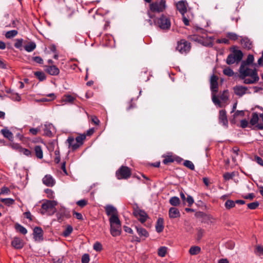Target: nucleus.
Listing matches in <instances>:
<instances>
[{
  "mask_svg": "<svg viewBox=\"0 0 263 263\" xmlns=\"http://www.w3.org/2000/svg\"><path fill=\"white\" fill-rule=\"evenodd\" d=\"M224 205L227 209H230L235 206V202L232 200H228Z\"/></svg>",
  "mask_w": 263,
  "mask_h": 263,
  "instance_id": "nucleus-41",
  "label": "nucleus"
},
{
  "mask_svg": "<svg viewBox=\"0 0 263 263\" xmlns=\"http://www.w3.org/2000/svg\"><path fill=\"white\" fill-rule=\"evenodd\" d=\"M86 139V135L85 134H81L79 135L78 136H77L76 138V142L79 143V146H81L82 145H83L84 143V141Z\"/></svg>",
  "mask_w": 263,
  "mask_h": 263,
  "instance_id": "nucleus-32",
  "label": "nucleus"
},
{
  "mask_svg": "<svg viewBox=\"0 0 263 263\" xmlns=\"http://www.w3.org/2000/svg\"><path fill=\"white\" fill-rule=\"evenodd\" d=\"M34 151L36 157L38 159H42L43 157V153L42 147L40 145H36L34 147Z\"/></svg>",
  "mask_w": 263,
  "mask_h": 263,
  "instance_id": "nucleus-28",
  "label": "nucleus"
},
{
  "mask_svg": "<svg viewBox=\"0 0 263 263\" xmlns=\"http://www.w3.org/2000/svg\"><path fill=\"white\" fill-rule=\"evenodd\" d=\"M175 161L174 158L171 156H167L165 157V158L163 160V163L164 164L167 165Z\"/></svg>",
  "mask_w": 263,
  "mask_h": 263,
  "instance_id": "nucleus-40",
  "label": "nucleus"
},
{
  "mask_svg": "<svg viewBox=\"0 0 263 263\" xmlns=\"http://www.w3.org/2000/svg\"><path fill=\"white\" fill-rule=\"evenodd\" d=\"M93 248L96 251H100L102 250V246L99 242H96L93 246Z\"/></svg>",
  "mask_w": 263,
  "mask_h": 263,
  "instance_id": "nucleus-51",
  "label": "nucleus"
},
{
  "mask_svg": "<svg viewBox=\"0 0 263 263\" xmlns=\"http://www.w3.org/2000/svg\"><path fill=\"white\" fill-rule=\"evenodd\" d=\"M53 263H63V256L61 257H55L53 258Z\"/></svg>",
  "mask_w": 263,
  "mask_h": 263,
  "instance_id": "nucleus-64",
  "label": "nucleus"
},
{
  "mask_svg": "<svg viewBox=\"0 0 263 263\" xmlns=\"http://www.w3.org/2000/svg\"><path fill=\"white\" fill-rule=\"evenodd\" d=\"M133 209L134 215L142 223L145 222L147 218V214L143 210L140 209L137 204L134 206Z\"/></svg>",
  "mask_w": 263,
  "mask_h": 263,
  "instance_id": "nucleus-7",
  "label": "nucleus"
},
{
  "mask_svg": "<svg viewBox=\"0 0 263 263\" xmlns=\"http://www.w3.org/2000/svg\"><path fill=\"white\" fill-rule=\"evenodd\" d=\"M253 76H250L251 77L250 78H245V79H243V83L246 84H254L258 81L259 78L258 75L253 74Z\"/></svg>",
  "mask_w": 263,
  "mask_h": 263,
  "instance_id": "nucleus-25",
  "label": "nucleus"
},
{
  "mask_svg": "<svg viewBox=\"0 0 263 263\" xmlns=\"http://www.w3.org/2000/svg\"><path fill=\"white\" fill-rule=\"evenodd\" d=\"M12 246L15 249H21L24 246L23 240L19 237H15L11 241Z\"/></svg>",
  "mask_w": 263,
  "mask_h": 263,
  "instance_id": "nucleus-13",
  "label": "nucleus"
},
{
  "mask_svg": "<svg viewBox=\"0 0 263 263\" xmlns=\"http://www.w3.org/2000/svg\"><path fill=\"white\" fill-rule=\"evenodd\" d=\"M250 66L241 64L239 69V77L240 79H245L247 77L253 76V74L258 75L257 70L256 67L253 69L250 68Z\"/></svg>",
  "mask_w": 263,
  "mask_h": 263,
  "instance_id": "nucleus-2",
  "label": "nucleus"
},
{
  "mask_svg": "<svg viewBox=\"0 0 263 263\" xmlns=\"http://www.w3.org/2000/svg\"><path fill=\"white\" fill-rule=\"evenodd\" d=\"M20 152L27 156H32V152L28 149L21 148L20 149Z\"/></svg>",
  "mask_w": 263,
  "mask_h": 263,
  "instance_id": "nucleus-52",
  "label": "nucleus"
},
{
  "mask_svg": "<svg viewBox=\"0 0 263 263\" xmlns=\"http://www.w3.org/2000/svg\"><path fill=\"white\" fill-rule=\"evenodd\" d=\"M186 201L187 202L189 206H191L194 202L193 198L190 195H187Z\"/></svg>",
  "mask_w": 263,
  "mask_h": 263,
  "instance_id": "nucleus-57",
  "label": "nucleus"
},
{
  "mask_svg": "<svg viewBox=\"0 0 263 263\" xmlns=\"http://www.w3.org/2000/svg\"><path fill=\"white\" fill-rule=\"evenodd\" d=\"M227 37H228L230 40L236 41L238 38V35L233 32H228L227 33Z\"/></svg>",
  "mask_w": 263,
  "mask_h": 263,
  "instance_id": "nucleus-43",
  "label": "nucleus"
},
{
  "mask_svg": "<svg viewBox=\"0 0 263 263\" xmlns=\"http://www.w3.org/2000/svg\"><path fill=\"white\" fill-rule=\"evenodd\" d=\"M201 249L198 246H192L189 250V253L192 255H195L200 252Z\"/></svg>",
  "mask_w": 263,
  "mask_h": 263,
  "instance_id": "nucleus-33",
  "label": "nucleus"
},
{
  "mask_svg": "<svg viewBox=\"0 0 263 263\" xmlns=\"http://www.w3.org/2000/svg\"><path fill=\"white\" fill-rule=\"evenodd\" d=\"M45 192L47 194V197L48 198H53V192L51 189H47L45 190Z\"/></svg>",
  "mask_w": 263,
  "mask_h": 263,
  "instance_id": "nucleus-61",
  "label": "nucleus"
},
{
  "mask_svg": "<svg viewBox=\"0 0 263 263\" xmlns=\"http://www.w3.org/2000/svg\"><path fill=\"white\" fill-rule=\"evenodd\" d=\"M137 232L140 237H144L145 238L149 236L148 232L144 229L140 227H136Z\"/></svg>",
  "mask_w": 263,
  "mask_h": 263,
  "instance_id": "nucleus-26",
  "label": "nucleus"
},
{
  "mask_svg": "<svg viewBox=\"0 0 263 263\" xmlns=\"http://www.w3.org/2000/svg\"><path fill=\"white\" fill-rule=\"evenodd\" d=\"M223 74L228 77H232L234 75L233 71L229 67H227L223 69Z\"/></svg>",
  "mask_w": 263,
  "mask_h": 263,
  "instance_id": "nucleus-46",
  "label": "nucleus"
},
{
  "mask_svg": "<svg viewBox=\"0 0 263 263\" xmlns=\"http://www.w3.org/2000/svg\"><path fill=\"white\" fill-rule=\"evenodd\" d=\"M43 182L47 186H53L55 184L54 180L50 175H47L43 178Z\"/></svg>",
  "mask_w": 263,
  "mask_h": 263,
  "instance_id": "nucleus-18",
  "label": "nucleus"
},
{
  "mask_svg": "<svg viewBox=\"0 0 263 263\" xmlns=\"http://www.w3.org/2000/svg\"><path fill=\"white\" fill-rule=\"evenodd\" d=\"M33 238L35 241H42L43 237V231L41 227H36L33 229Z\"/></svg>",
  "mask_w": 263,
  "mask_h": 263,
  "instance_id": "nucleus-11",
  "label": "nucleus"
},
{
  "mask_svg": "<svg viewBox=\"0 0 263 263\" xmlns=\"http://www.w3.org/2000/svg\"><path fill=\"white\" fill-rule=\"evenodd\" d=\"M23 40L21 39H17L14 44V47L17 49L20 48L23 44Z\"/></svg>",
  "mask_w": 263,
  "mask_h": 263,
  "instance_id": "nucleus-56",
  "label": "nucleus"
},
{
  "mask_svg": "<svg viewBox=\"0 0 263 263\" xmlns=\"http://www.w3.org/2000/svg\"><path fill=\"white\" fill-rule=\"evenodd\" d=\"M17 31L15 30H12L10 31H8L6 32L5 34V36L7 39H11L12 37H14L17 34Z\"/></svg>",
  "mask_w": 263,
  "mask_h": 263,
  "instance_id": "nucleus-39",
  "label": "nucleus"
},
{
  "mask_svg": "<svg viewBox=\"0 0 263 263\" xmlns=\"http://www.w3.org/2000/svg\"><path fill=\"white\" fill-rule=\"evenodd\" d=\"M75 100V98L71 96V95H66L65 96V101L69 103H72L74 100Z\"/></svg>",
  "mask_w": 263,
  "mask_h": 263,
  "instance_id": "nucleus-55",
  "label": "nucleus"
},
{
  "mask_svg": "<svg viewBox=\"0 0 263 263\" xmlns=\"http://www.w3.org/2000/svg\"><path fill=\"white\" fill-rule=\"evenodd\" d=\"M109 221L111 235L114 237L119 236L121 233V223L119 217L112 216L109 218Z\"/></svg>",
  "mask_w": 263,
  "mask_h": 263,
  "instance_id": "nucleus-1",
  "label": "nucleus"
},
{
  "mask_svg": "<svg viewBox=\"0 0 263 263\" xmlns=\"http://www.w3.org/2000/svg\"><path fill=\"white\" fill-rule=\"evenodd\" d=\"M57 204V203L54 200H47L46 202L43 203L42 204V209L45 211L44 212H42L43 214H44L45 212L52 211L54 209H55V206Z\"/></svg>",
  "mask_w": 263,
  "mask_h": 263,
  "instance_id": "nucleus-9",
  "label": "nucleus"
},
{
  "mask_svg": "<svg viewBox=\"0 0 263 263\" xmlns=\"http://www.w3.org/2000/svg\"><path fill=\"white\" fill-rule=\"evenodd\" d=\"M45 70L46 72L51 76H57L60 73L59 69L55 65L45 66Z\"/></svg>",
  "mask_w": 263,
  "mask_h": 263,
  "instance_id": "nucleus-15",
  "label": "nucleus"
},
{
  "mask_svg": "<svg viewBox=\"0 0 263 263\" xmlns=\"http://www.w3.org/2000/svg\"><path fill=\"white\" fill-rule=\"evenodd\" d=\"M258 120L259 118L257 113L254 112L252 114V118L250 120V123L252 125H254L257 123Z\"/></svg>",
  "mask_w": 263,
  "mask_h": 263,
  "instance_id": "nucleus-34",
  "label": "nucleus"
},
{
  "mask_svg": "<svg viewBox=\"0 0 263 263\" xmlns=\"http://www.w3.org/2000/svg\"><path fill=\"white\" fill-rule=\"evenodd\" d=\"M170 203L174 206H178L180 203V200L178 197L174 196L170 199Z\"/></svg>",
  "mask_w": 263,
  "mask_h": 263,
  "instance_id": "nucleus-31",
  "label": "nucleus"
},
{
  "mask_svg": "<svg viewBox=\"0 0 263 263\" xmlns=\"http://www.w3.org/2000/svg\"><path fill=\"white\" fill-rule=\"evenodd\" d=\"M259 205V203L258 201H255L253 202L248 203L247 204V206L249 209L255 210L258 207Z\"/></svg>",
  "mask_w": 263,
  "mask_h": 263,
  "instance_id": "nucleus-45",
  "label": "nucleus"
},
{
  "mask_svg": "<svg viewBox=\"0 0 263 263\" xmlns=\"http://www.w3.org/2000/svg\"><path fill=\"white\" fill-rule=\"evenodd\" d=\"M131 175V169L126 166L122 165L116 172V176L119 180L127 179Z\"/></svg>",
  "mask_w": 263,
  "mask_h": 263,
  "instance_id": "nucleus-4",
  "label": "nucleus"
},
{
  "mask_svg": "<svg viewBox=\"0 0 263 263\" xmlns=\"http://www.w3.org/2000/svg\"><path fill=\"white\" fill-rule=\"evenodd\" d=\"M40 130V127H38L36 128H31L29 129L30 133L33 135H36Z\"/></svg>",
  "mask_w": 263,
  "mask_h": 263,
  "instance_id": "nucleus-62",
  "label": "nucleus"
},
{
  "mask_svg": "<svg viewBox=\"0 0 263 263\" xmlns=\"http://www.w3.org/2000/svg\"><path fill=\"white\" fill-rule=\"evenodd\" d=\"M183 165L191 170H194L195 166L193 162L190 160H185Z\"/></svg>",
  "mask_w": 263,
  "mask_h": 263,
  "instance_id": "nucleus-42",
  "label": "nucleus"
},
{
  "mask_svg": "<svg viewBox=\"0 0 263 263\" xmlns=\"http://www.w3.org/2000/svg\"><path fill=\"white\" fill-rule=\"evenodd\" d=\"M241 44L244 48L248 50L251 49L252 47V42L248 37L242 38L241 40Z\"/></svg>",
  "mask_w": 263,
  "mask_h": 263,
  "instance_id": "nucleus-27",
  "label": "nucleus"
},
{
  "mask_svg": "<svg viewBox=\"0 0 263 263\" xmlns=\"http://www.w3.org/2000/svg\"><path fill=\"white\" fill-rule=\"evenodd\" d=\"M168 214L171 218H175L180 216L179 211L174 207H172L170 209Z\"/></svg>",
  "mask_w": 263,
  "mask_h": 263,
  "instance_id": "nucleus-23",
  "label": "nucleus"
},
{
  "mask_svg": "<svg viewBox=\"0 0 263 263\" xmlns=\"http://www.w3.org/2000/svg\"><path fill=\"white\" fill-rule=\"evenodd\" d=\"M87 204V201L85 199H82V200H79L77 202V204L81 208H83Z\"/></svg>",
  "mask_w": 263,
  "mask_h": 263,
  "instance_id": "nucleus-54",
  "label": "nucleus"
},
{
  "mask_svg": "<svg viewBox=\"0 0 263 263\" xmlns=\"http://www.w3.org/2000/svg\"><path fill=\"white\" fill-rule=\"evenodd\" d=\"M158 26L162 30H168L171 25L170 19L166 16L162 14L157 21H155Z\"/></svg>",
  "mask_w": 263,
  "mask_h": 263,
  "instance_id": "nucleus-5",
  "label": "nucleus"
},
{
  "mask_svg": "<svg viewBox=\"0 0 263 263\" xmlns=\"http://www.w3.org/2000/svg\"><path fill=\"white\" fill-rule=\"evenodd\" d=\"M254 56L252 54H249L247 57V58L246 60L242 61L241 62V64L251 66L252 65L253 67H256L257 64L254 63Z\"/></svg>",
  "mask_w": 263,
  "mask_h": 263,
  "instance_id": "nucleus-20",
  "label": "nucleus"
},
{
  "mask_svg": "<svg viewBox=\"0 0 263 263\" xmlns=\"http://www.w3.org/2000/svg\"><path fill=\"white\" fill-rule=\"evenodd\" d=\"M166 253V248L165 247H162L158 249V254L159 256L164 257Z\"/></svg>",
  "mask_w": 263,
  "mask_h": 263,
  "instance_id": "nucleus-47",
  "label": "nucleus"
},
{
  "mask_svg": "<svg viewBox=\"0 0 263 263\" xmlns=\"http://www.w3.org/2000/svg\"><path fill=\"white\" fill-rule=\"evenodd\" d=\"M229 92L228 90H224L221 94L220 95V99L223 101H227L229 98Z\"/></svg>",
  "mask_w": 263,
  "mask_h": 263,
  "instance_id": "nucleus-44",
  "label": "nucleus"
},
{
  "mask_svg": "<svg viewBox=\"0 0 263 263\" xmlns=\"http://www.w3.org/2000/svg\"><path fill=\"white\" fill-rule=\"evenodd\" d=\"M212 99L215 105H218L220 107H222L221 102L216 96V93H212Z\"/></svg>",
  "mask_w": 263,
  "mask_h": 263,
  "instance_id": "nucleus-36",
  "label": "nucleus"
},
{
  "mask_svg": "<svg viewBox=\"0 0 263 263\" xmlns=\"http://www.w3.org/2000/svg\"><path fill=\"white\" fill-rule=\"evenodd\" d=\"M72 231L73 228L72 226L68 225L63 232V236L65 237H68L72 233Z\"/></svg>",
  "mask_w": 263,
  "mask_h": 263,
  "instance_id": "nucleus-37",
  "label": "nucleus"
},
{
  "mask_svg": "<svg viewBox=\"0 0 263 263\" xmlns=\"http://www.w3.org/2000/svg\"><path fill=\"white\" fill-rule=\"evenodd\" d=\"M219 123H222V125L226 127L228 126V121L227 119V113L225 110H221L219 112Z\"/></svg>",
  "mask_w": 263,
  "mask_h": 263,
  "instance_id": "nucleus-16",
  "label": "nucleus"
},
{
  "mask_svg": "<svg viewBox=\"0 0 263 263\" xmlns=\"http://www.w3.org/2000/svg\"><path fill=\"white\" fill-rule=\"evenodd\" d=\"M200 43L202 44L203 46H206V47H212V46H213L212 42L211 41H209V40L203 41V40L202 41L201 43Z\"/></svg>",
  "mask_w": 263,
  "mask_h": 263,
  "instance_id": "nucleus-60",
  "label": "nucleus"
},
{
  "mask_svg": "<svg viewBox=\"0 0 263 263\" xmlns=\"http://www.w3.org/2000/svg\"><path fill=\"white\" fill-rule=\"evenodd\" d=\"M216 43H219V44L224 43L225 44H229V40L228 39H225V38L220 39H217L216 40Z\"/></svg>",
  "mask_w": 263,
  "mask_h": 263,
  "instance_id": "nucleus-63",
  "label": "nucleus"
},
{
  "mask_svg": "<svg viewBox=\"0 0 263 263\" xmlns=\"http://www.w3.org/2000/svg\"><path fill=\"white\" fill-rule=\"evenodd\" d=\"M32 60L37 63H39L40 64H43V60L40 57H39V56L34 57L32 58Z\"/></svg>",
  "mask_w": 263,
  "mask_h": 263,
  "instance_id": "nucleus-58",
  "label": "nucleus"
},
{
  "mask_svg": "<svg viewBox=\"0 0 263 263\" xmlns=\"http://www.w3.org/2000/svg\"><path fill=\"white\" fill-rule=\"evenodd\" d=\"M218 78L217 76L213 74L210 80V88L212 93H217L218 91Z\"/></svg>",
  "mask_w": 263,
  "mask_h": 263,
  "instance_id": "nucleus-10",
  "label": "nucleus"
},
{
  "mask_svg": "<svg viewBox=\"0 0 263 263\" xmlns=\"http://www.w3.org/2000/svg\"><path fill=\"white\" fill-rule=\"evenodd\" d=\"M187 2L185 0L179 1L176 4L177 9L183 15L187 11Z\"/></svg>",
  "mask_w": 263,
  "mask_h": 263,
  "instance_id": "nucleus-12",
  "label": "nucleus"
},
{
  "mask_svg": "<svg viewBox=\"0 0 263 263\" xmlns=\"http://www.w3.org/2000/svg\"><path fill=\"white\" fill-rule=\"evenodd\" d=\"M190 48V43L185 40H181L179 41L176 47V50L182 54L188 52Z\"/></svg>",
  "mask_w": 263,
  "mask_h": 263,
  "instance_id": "nucleus-8",
  "label": "nucleus"
},
{
  "mask_svg": "<svg viewBox=\"0 0 263 263\" xmlns=\"http://www.w3.org/2000/svg\"><path fill=\"white\" fill-rule=\"evenodd\" d=\"M235 176V173L234 172H232V173H229V172H227V173H226L223 174V177L224 178V179L226 180H229L231 179H232L233 177Z\"/></svg>",
  "mask_w": 263,
  "mask_h": 263,
  "instance_id": "nucleus-48",
  "label": "nucleus"
},
{
  "mask_svg": "<svg viewBox=\"0 0 263 263\" xmlns=\"http://www.w3.org/2000/svg\"><path fill=\"white\" fill-rule=\"evenodd\" d=\"M165 1L161 0L160 2H154L149 5V10L152 12L160 13L163 12L166 7Z\"/></svg>",
  "mask_w": 263,
  "mask_h": 263,
  "instance_id": "nucleus-6",
  "label": "nucleus"
},
{
  "mask_svg": "<svg viewBox=\"0 0 263 263\" xmlns=\"http://www.w3.org/2000/svg\"><path fill=\"white\" fill-rule=\"evenodd\" d=\"M89 255L88 254H84L82 257L81 261L82 263H89Z\"/></svg>",
  "mask_w": 263,
  "mask_h": 263,
  "instance_id": "nucleus-53",
  "label": "nucleus"
},
{
  "mask_svg": "<svg viewBox=\"0 0 263 263\" xmlns=\"http://www.w3.org/2000/svg\"><path fill=\"white\" fill-rule=\"evenodd\" d=\"M55 157L54 158V162L55 163H59L60 161V154L59 149H56L54 152Z\"/></svg>",
  "mask_w": 263,
  "mask_h": 263,
  "instance_id": "nucleus-50",
  "label": "nucleus"
},
{
  "mask_svg": "<svg viewBox=\"0 0 263 263\" xmlns=\"http://www.w3.org/2000/svg\"><path fill=\"white\" fill-rule=\"evenodd\" d=\"M34 75L40 81L46 79V76L42 71H36L34 72Z\"/></svg>",
  "mask_w": 263,
  "mask_h": 263,
  "instance_id": "nucleus-38",
  "label": "nucleus"
},
{
  "mask_svg": "<svg viewBox=\"0 0 263 263\" xmlns=\"http://www.w3.org/2000/svg\"><path fill=\"white\" fill-rule=\"evenodd\" d=\"M53 127L52 124L50 123H45L44 124V135L48 137H52L53 136V133H52L51 129Z\"/></svg>",
  "mask_w": 263,
  "mask_h": 263,
  "instance_id": "nucleus-22",
  "label": "nucleus"
},
{
  "mask_svg": "<svg viewBox=\"0 0 263 263\" xmlns=\"http://www.w3.org/2000/svg\"><path fill=\"white\" fill-rule=\"evenodd\" d=\"M243 53L240 50H234L232 53L229 54L226 60L228 65H232L234 63H239L242 59Z\"/></svg>",
  "mask_w": 263,
  "mask_h": 263,
  "instance_id": "nucleus-3",
  "label": "nucleus"
},
{
  "mask_svg": "<svg viewBox=\"0 0 263 263\" xmlns=\"http://www.w3.org/2000/svg\"><path fill=\"white\" fill-rule=\"evenodd\" d=\"M156 230L158 233H161L164 229V220L162 218H159L156 224Z\"/></svg>",
  "mask_w": 263,
  "mask_h": 263,
  "instance_id": "nucleus-24",
  "label": "nucleus"
},
{
  "mask_svg": "<svg viewBox=\"0 0 263 263\" xmlns=\"http://www.w3.org/2000/svg\"><path fill=\"white\" fill-rule=\"evenodd\" d=\"M36 48V44L34 42H30L24 46V49L27 52H31Z\"/></svg>",
  "mask_w": 263,
  "mask_h": 263,
  "instance_id": "nucleus-29",
  "label": "nucleus"
},
{
  "mask_svg": "<svg viewBox=\"0 0 263 263\" xmlns=\"http://www.w3.org/2000/svg\"><path fill=\"white\" fill-rule=\"evenodd\" d=\"M1 134L3 135V136L8 139L9 141H13V135L11 132H10L7 127H5L1 129Z\"/></svg>",
  "mask_w": 263,
  "mask_h": 263,
  "instance_id": "nucleus-21",
  "label": "nucleus"
},
{
  "mask_svg": "<svg viewBox=\"0 0 263 263\" xmlns=\"http://www.w3.org/2000/svg\"><path fill=\"white\" fill-rule=\"evenodd\" d=\"M67 142L68 143L69 148L71 147L72 151H75L80 147L79 143L76 142V139L74 140L72 137H68Z\"/></svg>",
  "mask_w": 263,
  "mask_h": 263,
  "instance_id": "nucleus-19",
  "label": "nucleus"
},
{
  "mask_svg": "<svg viewBox=\"0 0 263 263\" xmlns=\"http://www.w3.org/2000/svg\"><path fill=\"white\" fill-rule=\"evenodd\" d=\"M105 210L107 216L118 217V211L116 208L111 205H107L105 207Z\"/></svg>",
  "mask_w": 263,
  "mask_h": 263,
  "instance_id": "nucleus-14",
  "label": "nucleus"
},
{
  "mask_svg": "<svg viewBox=\"0 0 263 263\" xmlns=\"http://www.w3.org/2000/svg\"><path fill=\"white\" fill-rule=\"evenodd\" d=\"M15 229L17 231L23 235H25L27 233V230L19 223H17L15 224Z\"/></svg>",
  "mask_w": 263,
  "mask_h": 263,
  "instance_id": "nucleus-30",
  "label": "nucleus"
},
{
  "mask_svg": "<svg viewBox=\"0 0 263 263\" xmlns=\"http://www.w3.org/2000/svg\"><path fill=\"white\" fill-rule=\"evenodd\" d=\"M254 161L257 162L258 164L263 166V160L261 157L257 156H255L254 157Z\"/></svg>",
  "mask_w": 263,
  "mask_h": 263,
  "instance_id": "nucleus-59",
  "label": "nucleus"
},
{
  "mask_svg": "<svg viewBox=\"0 0 263 263\" xmlns=\"http://www.w3.org/2000/svg\"><path fill=\"white\" fill-rule=\"evenodd\" d=\"M0 201L7 206H10L14 203V200L12 198H0Z\"/></svg>",
  "mask_w": 263,
  "mask_h": 263,
  "instance_id": "nucleus-35",
  "label": "nucleus"
},
{
  "mask_svg": "<svg viewBox=\"0 0 263 263\" xmlns=\"http://www.w3.org/2000/svg\"><path fill=\"white\" fill-rule=\"evenodd\" d=\"M234 91L235 95L239 97H242L246 93V91L248 90V88L246 86H235L234 88Z\"/></svg>",
  "mask_w": 263,
  "mask_h": 263,
  "instance_id": "nucleus-17",
  "label": "nucleus"
},
{
  "mask_svg": "<svg viewBox=\"0 0 263 263\" xmlns=\"http://www.w3.org/2000/svg\"><path fill=\"white\" fill-rule=\"evenodd\" d=\"M190 39H191V40H192L194 41L200 43H201L202 41L203 40L202 37H201L199 36L196 35H191L190 36Z\"/></svg>",
  "mask_w": 263,
  "mask_h": 263,
  "instance_id": "nucleus-49",
  "label": "nucleus"
}]
</instances>
